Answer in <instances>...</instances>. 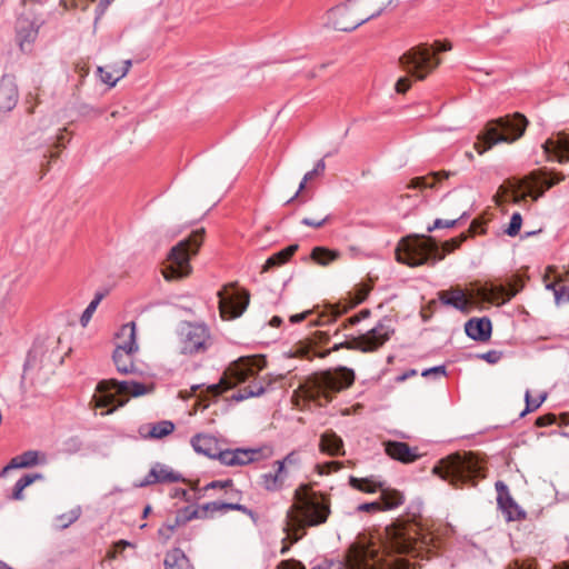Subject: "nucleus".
<instances>
[{"label":"nucleus","instance_id":"4468645a","mask_svg":"<svg viewBox=\"0 0 569 569\" xmlns=\"http://www.w3.org/2000/svg\"><path fill=\"white\" fill-rule=\"evenodd\" d=\"M393 329L386 323H378L375 328L368 332L360 335L350 341L335 345L332 349H328L320 357H326L331 351H337L340 348H347L351 350H360L362 352H372L383 346L392 336Z\"/></svg>","mask_w":569,"mask_h":569},{"label":"nucleus","instance_id":"a19ab883","mask_svg":"<svg viewBox=\"0 0 569 569\" xmlns=\"http://www.w3.org/2000/svg\"><path fill=\"white\" fill-rule=\"evenodd\" d=\"M352 488L367 492V493H373L377 491H380L383 482L377 480L373 477L368 478H357V477H350L349 480Z\"/></svg>","mask_w":569,"mask_h":569},{"label":"nucleus","instance_id":"ddd939ff","mask_svg":"<svg viewBox=\"0 0 569 569\" xmlns=\"http://www.w3.org/2000/svg\"><path fill=\"white\" fill-rule=\"evenodd\" d=\"M451 49V44L422 46L417 47L406 52L400 58V63L405 71L417 80H423L430 74L440 63L436 58V53Z\"/></svg>","mask_w":569,"mask_h":569},{"label":"nucleus","instance_id":"a878e982","mask_svg":"<svg viewBox=\"0 0 569 569\" xmlns=\"http://www.w3.org/2000/svg\"><path fill=\"white\" fill-rule=\"evenodd\" d=\"M276 471L267 472L261 476V486L267 491H279L283 488L288 478L287 469H283V462H274Z\"/></svg>","mask_w":569,"mask_h":569},{"label":"nucleus","instance_id":"39448f33","mask_svg":"<svg viewBox=\"0 0 569 569\" xmlns=\"http://www.w3.org/2000/svg\"><path fill=\"white\" fill-rule=\"evenodd\" d=\"M355 381V372L346 367L325 371L308 378L296 393L308 400H331V395L349 388Z\"/></svg>","mask_w":569,"mask_h":569},{"label":"nucleus","instance_id":"c85d7f7f","mask_svg":"<svg viewBox=\"0 0 569 569\" xmlns=\"http://www.w3.org/2000/svg\"><path fill=\"white\" fill-rule=\"evenodd\" d=\"M542 147L546 154L555 157L557 161H569V141L567 139L561 137H558L557 139H548Z\"/></svg>","mask_w":569,"mask_h":569},{"label":"nucleus","instance_id":"7c9ffc66","mask_svg":"<svg viewBox=\"0 0 569 569\" xmlns=\"http://www.w3.org/2000/svg\"><path fill=\"white\" fill-rule=\"evenodd\" d=\"M174 430V425L169 420H162L156 423H147L139 428V433L143 438L161 439Z\"/></svg>","mask_w":569,"mask_h":569},{"label":"nucleus","instance_id":"c9c22d12","mask_svg":"<svg viewBox=\"0 0 569 569\" xmlns=\"http://www.w3.org/2000/svg\"><path fill=\"white\" fill-rule=\"evenodd\" d=\"M137 352L138 351L114 350L113 361L117 370L121 373L133 372L136 370L133 358Z\"/></svg>","mask_w":569,"mask_h":569},{"label":"nucleus","instance_id":"dca6fc26","mask_svg":"<svg viewBox=\"0 0 569 569\" xmlns=\"http://www.w3.org/2000/svg\"><path fill=\"white\" fill-rule=\"evenodd\" d=\"M219 296V311L223 320H232L240 317L249 305L247 291H234L233 286H224Z\"/></svg>","mask_w":569,"mask_h":569},{"label":"nucleus","instance_id":"20e7f679","mask_svg":"<svg viewBox=\"0 0 569 569\" xmlns=\"http://www.w3.org/2000/svg\"><path fill=\"white\" fill-rule=\"evenodd\" d=\"M565 179L562 173L551 172L547 176L546 172L535 171L520 180H509L499 187L495 201L501 204L503 201H512L516 204L521 203L530 197L532 200H538L546 190L558 184Z\"/></svg>","mask_w":569,"mask_h":569},{"label":"nucleus","instance_id":"f03ea898","mask_svg":"<svg viewBox=\"0 0 569 569\" xmlns=\"http://www.w3.org/2000/svg\"><path fill=\"white\" fill-rule=\"evenodd\" d=\"M264 367L266 360L262 356L241 357L229 365L220 382L213 386V390L223 392L248 381L249 383L234 392L231 398L236 401H242L259 397L270 383L268 378L259 376Z\"/></svg>","mask_w":569,"mask_h":569},{"label":"nucleus","instance_id":"774afa93","mask_svg":"<svg viewBox=\"0 0 569 569\" xmlns=\"http://www.w3.org/2000/svg\"><path fill=\"white\" fill-rule=\"evenodd\" d=\"M423 377H429L430 375H439L445 376L446 375V368L443 366H438L433 368L426 369L421 373Z\"/></svg>","mask_w":569,"mask_h":569},{"label":"nucleus","instance_id":"8fccbe9b","mask_svg":"<svg viewBox=\"0 0 569 569\" xmlns=\"http://www.w3.org/2000/svg\"><path fill=\"white\" fill-rule=\"evenodd\" d=\"M488 287H496L495 284H488ZM500 288H502V292L498 296L497 299H495V301H487L488 303H497V305H501V303H505L507 301H509L512 297H515L519 289L516 287V286H510L509 289H506L503 286H499Z\"/></svg>","mask_w":569,"mask_h":569},{"label":"nucleus","instance_id":"f704fd0d","mask_svg":"<svg viewBox=\"0 0 569 569\" xmlns=\"http://www.w3.org/2000/svg\"><path fill=\"white\" fill-rule=\"evenodd\" d=\"M320 449L331 456L343 455V442L335 432L327 431L321 436Z\"/></svg>","mask_w":569,"mask_h":569},{"label":"nucleus","instance_id":"f257e3e1","mask_svg":"<svg viewBox=\"0 0 569 569\" xmlns=\"http://www.w3.org/2000/svg\"><path fill=\"white\" fill-rule=\"evenodd\" d=\"M329 515L330 500L327 496L312 490L309 485L299 486L286 516L287 538L292 542L298 541L307 527L325 523Z\"/></svg>","mask_w":569,"mask_h":569},{"label":"nucleus","instance_id":"412c9836","mask_svg":"<svg viewBox=\"0 0 569 569\" xmlns=\"http://www.w3.org/2000/svg\"><path fill=\"white\" fill-rule=\"evenodd\" d=\"M181 480L183 479L179 472L172 470L166 465L157 463L151 468L148 476L138 483V487H144L156 482H178Z\"/></svg>","mask_w":569,"mask_h":569},{"label":"nucleus","instance_id":"ea45409f","mask_svg":"<svg viewBox=\"0 0 569 569\" xmlns=\"http://www.w3.org/2000/svg\"><path fill=\"white\" fill-rule=\"evenodd\" d=\"M338 250H331L325 247H315L311 251V259L322 267L329 266L331 262L340 258Z\"/></svg>","mask_w":569,"mask_h":569},{"label":"nucleus","instance_id":"6ab92c4d","mask_svg":"<svg viewBox=\"0 0 569 569\" xmlns=\"http://www.w3.org/2000/svg\"><path fill=\"white\" fill-rule=\"evenodd\" d=\"M260 457L261 449H221L218 460L224 466L234 467L257 461Z\"/></svg>","mask_w":569,"mask_h":569},{"label":"nucleus","instance_id":"680f3d73","mask_svg":"<svg viewBox=\"0 0 569 569\" xmlns=\"http://www.w3.org/2000/svg\"><path fill=\"white\" fill-rule=\"evenodd\" d=\"M317 468L319 470V473L328 475L331 471L338 470L340 468V463L337 462V461H330V462H327V463L318 465Z\"/></svg>","mask_w":569,"mask_h":569},{"label":"nucleus","instance_id":"9d476101","mask_svg":"<svg viewBox=\"0 0 569 569\" xmlns=\"http://www.w3.org/2000/svg\"><path fill=\"white\" fill-rule=\"evenodd\" d=\"M151 388L134 381H117L114 379L100 381L94 395L98 408L111 407L102 415L111 413L116 408L127 403L128 398L147 395Z\"/></svg>","mask_w":569,"mask_h":569},{"label":"nucleus","instance_id":"2f4dec72","mask_svg":"<svg viewBox=\"0 0 569 569\" xmlns=\"http://www.w3.org/2000/svg\"><path fill=\"white\" fill-rule=\"evenodd\" d=\"M496 487L499 490L498 503L506 513L507 519H519L522 516V511L519 509L517 503L507 495L506 486L502 482H497Z\"/></svg>","mask_w":569,"mask_h":569},{"label":"nucleus","instance_id":"c756f323","mask_svg":"<svg viewBox=\"0 0 569 569\" xmlns=\"http://www.w3.org/2000/svg\"><path fill=\"white\" fill-rule=\"evenodd\" d=\"M465 329L470 338L485 341L491 335V322L487 318H475L466 323Z\"/></svg>","mask_w":569,"mask_h":569},{"label":"nucleus","instance_id":"2eb2a0df","mask_svg":"<svg viewBox=\"0 0 569 569\" xmlns=\"http://www.w3.org/2000/svg\"><path fill=\"white\" fill-rule=\"evenodd\" d=\"M367 21L357 0H347L328 11V23L339 31H352Z\"/></svg>","mask_w":569,"mask_h":569},{"label":"nucleus","instance_id":"72a5a7b5","mask_svg":"<svg viewBox=\"0 0 569 569\" xmlns=\"http://www.w3.org/2000/svg\"><path fill=\"white\" fill-rule=\"evenodd\" d=\"M451 176L449 171H440V172H433L426 177H417L413 178L407 186L408 189H427V188H435L437 183L442 180L447 179Z\"/></svg>","mask_w":569,"mask_h":569},{"label":"nucleus","instance_id":"9b49d317","mask_svg":"<svg viewBox=\"0 0 569 569\" xmlns=\"http://www.w3.org/2000/svg\"><path fill=\"white\" fill-rule=\"evenodd\" d=\"M385 548L397 553L418 552L427 545V536L421 533L418 523L398 521L385 529Z\"/></svg>","mask_w":569,"mask_h":569},{"label":"nucleus","instance_id":"3c124183","mask_svg":"<svg viewBox=\"0 0 569 569\" xmlns=\"http://www.w3.org/2000/svg\"><path fill=\"white\" fill-rule=\"evenodd\" d=\"M101 298H102L101 296H97V297H96V298H94V299H93V300L88 305V307H87V308H86V310L83 311V313H82V316H81V318H80V322H81L82 327H86V326L89 323V321H90V319H91L92 315L94 313V311H96V309H97L98 305H99V303H100V301H101Z\"/></svg>","mask_w":569,"mask_h":569},{"label":"nucleus","instance_id":"393cba45","mask_svg":"<svg viewBox=\"0 0 569 569\" xmlns=\"http://www.w3.org/2000/svg\"><path fill=\"white\" fill-rule=\"evenodd\" d=\"M18 87L13 79L3 77L0 81V110L10 111L18 102Z\"/></svg>","mask_w":569,"mask_h":569},{"label":"nucleus","instance_id":"69168bd1","mask_svg":"<svg viewBox=\"0 0 569 569\" xmlns=\"http://www.w3.org/2000/svg\"><path fill=\"white\" fill-rule=\"evenodd\" d=\"M277 569H305V567L295 560H284L279 563Z\"/></svg>","mask_w":569,"mask_h":569},{"label":"nucleus","instance_id":"f3484780","mask_svg":"<svg viewBox=\"0 0 569 569\" xmlns=\"http://www.w3.org/2000/svg\"><path fill=\"white\" fill-rule=\"evenodd\" d=\"M54 345V339H48L42 343L34 345L28 355L26 370L37 372L51 371L60 359V356L53 352Z\"/></svg>","mask_w":569,"mask_h":569},{"label":"nucleus","instance_id":"f8f14e48","mask_svg":"<svg viewBox=\"0 0 569 569\" xmlns=\"http://www.w3.org/2000/svg\"><path fill=\"white\" fill-rule=\"evenodd\" d=\"M396 258L399 262L409 267L421 266L429 259L440 261L445 254H440L437 242L430 237H408L402 239L397 249Z\"/></svg>","mask_w":569,"mask_h":569},{"label":"nucleus","instance_id":"7ed1b4c3","mask_svg":"<svg viewBox=\"0 0 569 569\" xmlns=\"http://www.w3.org/2000/svg\"><path fill=\"white\" fill-rule=\"evenodd\" d=\"M312 569H415V563L406 558L387 560L375 542L361 537L350 546L343 561L325 560Z\"/></svg>","mask_w":569,"mask_h":569},{"label":"nucleus","instance_id":"49530a36","mask_svg":"<svg viewBox=\"0 0 569 569\" xmlns=\"http://www.w3.org/2000/svg\"><path fill=\"white\" fill-rule=\"evenodd\" d=\"M370 290H371V288L369 284L362 283V284L356 286L355 289L349 292V297H350L349 308H352V307L361 303L362 301H365L366 298L368 297Z\"/></svg>","mask_w":569,"mask_h":569},{"label":"nucleus","instance_id":"13d9d810","mask_svg":"<svg viewBox=\"0 0 569 569\" xmlns=\"http://www.w3.org/2000/svg\"><path fill=\"white\" fill-rule=\"evenodd\" d=\"M325 169H326L325 161L319 160L317 162V164L315 166L313 170H311L305 174V181H310L311 179H313V177H316L318 174H322Z\"/></svg>","mask_w":569,"mask_h":569},{"label":"nucleus","instance_id":"4be33fe9","mask_svg":"<svg viewBox=\"0 0 569 569\" xmlns=\"http://www.w3.org/2000/svg\"><path fill=\"white\" fill-rule=\"evenodd\" d=\"M136 335L134 322L123 325L114 336V350L138 351Z\"/></svg>","mask_w":569,"mask_h":569},{"label":"nucleus","instance_id":"a18cd8bd","mask_svg":"<svg viewBox=\"0 0 569 569\" xmlns=\"http://www.w3.org/2000/svg\"><path fill=\"white\" fill-rule=\"evenodd\" d=\"M81 516L80 506H76L61 515H58L54 519V527L58 529H66L74 523Z\"/></svg>","mask_w":569,"mask_h":569},{"label":"nucleus","instance_id":"a211bd4d","mask_svg":"<svg viewBox=\"0 0 569 569\" xmlns=\"http://www.w3.org/2000/svg\"><path fill=\"white\" fill-rule=\"evenodd\" d=\"M210 336L207 327L202 325L186 323L179 332L180 351L192 355L203 351L208 347Z\"/></svg>","mask_w":569,"mask_h":569},{"label":"nucleus","instance_id":"0eeeda50","mask_svg":"<svg viewBox=\"0 0 569 569\" xmlns=\"http://www.w3.org/2000/svg\"><path fill=\"white\" fill-rule=\"evenodd\" d=\"M203 238L204 229L201 228L171 248L167 258L168 263L162 270L166 280H180L191 273L190 259L198 253Z\"/></svg>","mask_w":569,"mask_h":569},{"label":"nucleus","instance_id":"aec40b11","mask_svg":"<svg viewBox=\"0 0 569 569\" xmlns=\"http://www.w3.org/2000/svg\"><path fill=\"white\" fill-rule=\"evenodd\" d=\"M46 455L37 451L29 450L19 456L13 457L10 462L1 470L0 477L4 478L13 469L29 468L46 462Z\"/></svg>","mask_w":569,"mask_h":569},{"label":"nucleus","instance_id":"473e14b6","mask_svg":"<svg viewBox=\"0 0 569 569\" xmlns=\"http://www.w3.org/2000/svg\"><path fill=\"white\" fill-rule=\"evenodd\" d=\"M368 20L379 17L385 10L397 4L398 0H357Z\"/></svg>","mask_w":569,"mask_h":569},{"label":"nucleus","instance_id":"09e8293b","mask_svg":"<svg viewBox=\"0 0 569 569\" xmlns=\"http://www.w3.org/2000/svg\"><path fill=\"white\" fill-rule=\"evenodd\" d=\"M547 395L542 393L538 398H532L529 391H526L525 400H526V409L521 413V416H525L528 412L537 410L546 400Z\"/></svg>","mask_w":569,"mask_h":569},{"label":"nucleus","instance_id":"423d86ee","mask_svg":"<svg viewBox=\"0 0 569 569\" xmlns=\"http://www.w3.org/2000/svg\"><path fill=\"white\" fill-rule=\"evenodd\" d=\"M433 473L453 486H460L485 477L483 462L472 452H457L441 459L433 467Z\"/></svg>","mask_w":569,"mask_h":569},{"label":"nucleus","instance_id":"bf43d9fd","mask_svg":"<svg viewBox=\"0 0 569 569\" xmlns=\"http://www.w3.org/2000/svg\"><path fill=\"white\" fill-rule=\"evenodd\" d=\"M130 546H132V545L129 541L120 540L113 545V549L108 552V557L110 559H114L119 552H121L124 548L130 547Z\"/></svg>","mask_w":569,"mask_h":569},{"label":"nucleus","instance_id":"6e6552de","mask_svg":"<svg viewBox=\"0 0 569 569\" xmlns=\"http://www.w3.org/2000/svg\"><path fill=\"white\" fill-rule=\"evenodd\" d=\"M500 287H488V283L482 286H471L467 291L459 287L450 288L438 292L439 300L455 309L469 313L472 309H482L486 301H495L502 292Z\"/></svg>","mask_w":569,"mask_h":569},{"label":"nucleus","instance_id":"de8ad7c7","mask_svg":"<svg viewBox=\"0 0 569 569\" xmlns=\"http://www.w3.org/2000/svg\"><path fill=\"white\" fill-rule=\"evenodd\" d=\"M186 521H187V520H184V518H183V519H181L180 517H177L172 522H166V523H163V525L159 528V530H158V535H159V537H160L163 541H168V540L171 538V536H172L173 531L176 530V528H177L178 526H180L182 522H186Z\"/></svg>","mask_w":569,"mask_h":569},{"label":"nucleus","instance_id":"37998d69","mask_svg":"<svg viewBox=\"0 0 569 569\" xmlns=\"http://www.w3.org/2000/svg\"><path fill=\"white\" fill-rule=\"evenodd\" d=\"M166 569H191L188 558L180 549H173L164 559Z\"/></svg>","mask_w":569,"mask_h":569},{"label":"nucleus","instance_id":"6e6d98bb","mask_svg":"<svg viewBox=\"0 0 569 569\" xmlns=\"http://www.w3.org/2000/svg\"><path fill=\"white\" fill-rule=\"evenodd\" d=\"M458 219H452V220H443V219H436L433 224L432 226H429L427 228V231L428 232H431L433 231L435 229H440V228H452L456 226Z\"/></svg>","mask_w":569,"mask_h":569},{"label":"nucleus","instance_id":"1a4fd4ad","mask_svg":"<svg viewBox=\"0 0 569 569\" xmlns=\"http://www.w3.org/2000/svg\"><path fill=\"white\" fill-rule=\"evenodd\" d=\"M526 127L527 119L520 113L491 121L479 137L482 142H476L475 149L482 154L499 142H513L523 134Z\"/></svg>","mask_w":569,"mask_h":569},{"label":"nucleus","instance_id":"cd10ccee","mask_svg":"<svg viewBox=\"0 0 569 569\" xmlns=\"http://www.w3.org/2000/svg\"><path fill=\"white\" fill-rule=\"evenodd\" d=\"M130 68L131 60H126L122 62L121 66L99 67L98 71L100 73L102 82L110 87H113L120 79L127 76Z\"/></svg>","mask_w":569,"mask_h":569},{"label":"nucleus","instance_id":"4d7b16f0","mask_svg":"<svg viewBox=\"0 0 569 569\" xmlns=\"http://www.w3.org/2000/svg\"><path fill=\"white\" fill-rule=\"evenodd\" d=\"M357 509L362 512H378L382 511V505L379 500H377L373 502L359 505Z\"/></svg>","mask_w":569,"mask_h":569},{"label":"nucleus","instance_id":"c03bdc74","mask_svg":"<svg viewBox=\"0 0 569 569\" xmlns=\"http://www.w3.org/2000/svg\"><path fill=\"white\" fill-rule=\"evenodd\" d=\"M545 283L546 288L553 292L555 301L557 305L566 303L569 301V287L562 279H558L551 282L545 280Z\"/></svg>","mask_w":569,"mask_h":569},{"label":"nucleus","instance_id":"864d4df0","mask_svg":"<svg viewBox=\"0 0 569 569\" xmlns=\"http://www.w3.org/2000/svg\"><path fill=\"white\" fill-rule=\"evenodd\" d=\"M466 238H467L466 234H460L457 238H452V239L443 242L442 252L440 251V254L446 256V253H449V252L453 251L455 249L459 248L460 244L466 240Z\"/></svg>","mask_w":569,"mask_h":569},{"label":"nucleus","instance_id":"79ce46f5","mask_svg":"<svg viewBox=\"0 0 569 569\" xmlns=\"http://www.w3.org/2000/svg\"><path fill=\"white\" fill-rule=\"evenodd\" d=\"M42 479L41 473L24 475L21 477L12 488L10 499L21 501L24 499L23 490L32 485L34 481Z\"/></svg>","mask_w":569,"mask_h":569},{"label":"nucleus","instance_id":"052dcab7","mask_svg":"<svg viewBox=\"0 0 569 569\" xmlns=\"http://www.w3.org/2000/svg\"><path fill=\"white\" fill-rule=\"evenodd\" d=\"M411 87V81L407 77H401L396 82L395 89L398 93H406Z\"/></svg>","mask_w":569,"mask_h":569},{"label":"nucleus","instance_id":"b1692460","mask_svg":"<svg viewBox=\"0 0 569 569\" xmlns=\"http://www.w3.org/2000/svg\"><path fill=\"white\" fill-rule=\"evenodd\" d=\"M191 446L198 453L218 459L221 448L218 440L210 435L198 433L191 438Z\"/></svg>","mask_w":569,"mask_h":569},{"label":"nucleus","instance_id":"5fc2aeb1","mask_svg":"<svg viewBox=\"0 0 569 569\" xmlns=\"http://www.w3.org/2000/svg\"><path fill=\"white\" fill-rule=\"evenodd\" d=\"M328 220V216L326 214H317L312 218H303L302 223L308 227L320 228Z\"/></svg>","mask_w":569,"mask_h":569},{"label":"nucleus","instance_id":"603ef678","mask_svg":"<svg viewBox=\"0 0 569 569\" xmlns=\"http://www.w3.org/2000/svg\"><path fill=\"white\" fill-rule=\"evenodd\" d=\"M521 223H522L521 214L519 212H515L511 216L508 228L506 229L507 234L511 236V237L518 234L520 231V228H521Z\"/></svg>","mask_w":569,"mask_h":569},{"label":"nucleus","instance_id":"4c0bfd02","mask_svg":"<svg viewBox=\"0 0 569 569\" xmlns=\"http://www.w3.org/2000/svg\"><path fill=\"white\" fill-rule=\"evenodd\" d=\"M379 501L382 505V510H391L402 505L403 496L400 491L396 489L386 488L383 485L380 490Z\"/></svg>","mask_w":569,"mask_h":569},{"label":"nucleus","instance_id":"e433bc0d","mask_svg":"<svg viewBox=\"0 0 569 569\" xmlns=\"http://www.w3.org/2000/svg\"><path fill=\"white\" fill-rule=\"evenodd\" d=\"M298 250V244H290L279 252L272 254L267 259L262 267V272H267L273 267H279L286 263Z\"/></svg>","mask_w":569,"mask_h":569},{"label":"nucleus","instance_id":"bb28decb","mask_svg":"<svg viewBox=\"0 0 569 569\" xmlns=\"http://www.w3.org/2000/svg\"><path fill=\"white\" fill-rule=\"evenodd\" d=\"M38 36V28L28 19H19L17 24V39L21 50H29Z\"/></svg>","mask_w":569,"mask_h":569},{"label":"nucleus","instance_id":"0e129e2a","mask_svg":"<svg viewBox=\"0 0 569 569\" xmlns=\"http://www.w3.org/2000/svg\"><path fill=\"white\" fill-rule=\"evenodd\" d=\"M276 462H283V469L287 466H296L299 462L298 456L295 452L288 453L282 460H277Z\"/></svg>","mask_w":569,"mask_h":569},{"label":"nucleus","instance_id":"58836bf2","mask_svg":"<svg viewBox=\"0 0 569 569\" xmlns=\"http://www.w3.org/2000/svg\"><path fill=\"white\" fill-rule=\"evenodd\" d=\"M227 506H228V502L213 501V502H208L194 510L186 509L184 510V512H186L184 520L200 518V517H203V515H206L208 512L214 513V512L228 510Z\"/></svg>","mask_w":569,"mask_h":569},{"label":"nucleus","instance_id":"5701e85b","mask_svg":"<svg viewBox=\"0 0 569 569\" xmlns=\"http://www.w3.org/2000/svg\"><path fill=\"white\" fill-rule=\"evenodd\" d=\"M387 455L403 463L413 462L419 458V453L416 448H410L405 442L399 441H387L385 443Z\"/></svg>","mask_w":569,"mask_h":569},{"label":"nucleus","instance_id":"338daca9","mask_svg":"<svg viewBox=\"0 0 569 569\" xmlns=\"http://www.w3.org/2000/svg\"><path fill=\"white\" fill-rule=\"evenodd\" d=\"M228 510H238V511H241L248 516H250L251 518H253L254 513L252 510L248 509L246 506L243 505H240V503H231V502H228V506H227Z\"/></svg>","mask_w":569,"mask_h":569},{"label":"nucleus","instance_id":"e2e57ef3","mask_svg":"<svg viewBox=\"0 0 569 569\" xmlns=\"http://www.w3.org/2000/svg\"><path fill=\"white\" fill-rule=\"evenodd\" d=\"M555 421H556V416L553 413H548V415L537 418L536 425L538 427H546V426H550V425L555 423Z\"/></svg>","mask_w":569,"mask_h":569}]
</instances>
